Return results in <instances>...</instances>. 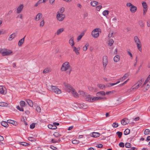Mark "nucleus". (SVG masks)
<instances>
[{"mask_svg":"<svg viewBox=\"0 0 150 150\" xmlns=\"http://www.w3.org/2000/svg\"><path fill=\"white\" fill-rule=\"evenodd\" d=\"M78 93H79V95L83 96H85L86 95L85 93L82 91L79 90L78 91Z\"/></svg>","mask_w":150,"mask_h":150,"instance_id":"nucleus-34","label":"nucleus"},{"mask_svg":"<svg viewBox=\"0 0 150 150\" xmlns=\"http://www.w3.org/2000/svg\"><path fill=\"white\" fill-rule=\"evenodd\" d=\"M53 135L54 136V137L57 138H59L61 136V135L60 134H59V133L57 132H54V133L53 134Z\"/></svg>","mask_w":150,"mask_h":150,"instance_id":"nucleus-35","label":"nucleus"},{"mask_svg":"<svg viewBox=\"0 0 150 150\" xmlns=\"http://www.w3.org/2000/svg\"><path fill=\"white\" fill-rule=\"evenodd\" d=\"M7 122L8 123L14 125L15 126H16L17 125V122L13 120H7Z\"/></svg>","mask_w":150,"mask_h":150,"instance_id":"nucleus-21","label":"nucleus"},{"mask_svg":"<svg viewBox=\"0 0 150 150\" xmlns=\"http://www.w3.org/2000/svg\"><path fill=\"white\" fill-rule=\"evenodd\" d=\"M142 6L144 8H147V5L146 3L145 2H143L142 3Z\"/></svg>","mask_w":150,"mask_h":150,"instance_id":"nucleus-52","label":"nucleus"},{"mask_svg":"<svg viewBox=\"0 0 150 150\" xmlns=\"http://www.w3.org/2000/svg\"><path fill=\"white\" fill-rule=\"evenodd\" d=\"M50 88L51 89L50 91L56 94H60L62 93L61 90L56 86H50Z\"/></svg>","mask_w":150,"mask_h":150,"instance_id":"nucleus-3","label":"nucleus"},{"mask_svg":"<svg viewBox=\"0 0 150 150\" xmlns=\"http://www.w3.org/2000/svg\"><path fill=\"white\" fill-rule=\"evenodd\" d=\"M42 0H39L37 3L35 4L34 5L35 7H37L38 5L42 3Z\"/></svg>","mask_w":150,"mask_h":150,"instance_id":"nucleus-47","label":"nucleus"},{"mask_svg":"<svg viewBox=\"0 0 150 150\" xmlns=\"http://www.w3.org/2000/svg\"><path fill=\"white\" fill-rule=\"evenodd\" d=\"M101 32V30L98 28H97L93 30L91 32V35L94 38H96L99 36V32Z\"/></svg>","mask_w":150,"mask_h":150,"instance_id":"nucleus-2","label":"nucleus"},{"mask_svg":"<svg viewBox=\"0 0 150 150\" xmlns=\"http://www.w3.org/2000/svg\"><path fill=\"white\" fill-rule=\"evenodd\" d=\"M57 140L55 139H52L51 140V142L53 143H55L57 142Z\"/></svg>","mask_w":150,"mask_h":150,"instance_id":"nucleus-59","label":"nucleus"},{"mask_svg":"<svg viewBox=\"0 0 150 150\" xmlns=\"http://www.w3.org/2000/svg\"><path fill=\"white\" fill-rule=\"evenodd\" d=\"M98 3L97 1H94L91 2V4L92 6H95L98 4Z\"/></svg>","mask_w":150,"mask_h":150,"instance_id":"nucleus-32","label":"nucleus"},{"mask_svg":"<svg viewBox=\"0 0 150 150\" xmlns=\"http://www.w3.org/2000/svg\"><path fill=\"white\" fill-rule=\"evenodd\" d=\"M108 63V59L107 57L106 56H104L103 57V67L105 69L106 66Z\"/></svg>","mask_w":150,"mask_h":150,"instance_id":"nucleus-8","label":"nucleus"},{"mask_svg":"<svg viewBox=\"0 0 150 150\" xmlns=\"http://www.w3.org/2000/svg\"><path fill=\"white\" fill-rule=\"evenodd\" d=\"M97 86L100 89L104 90L105 87V86L102 84H98L97 85Z\"/></svg>","mask_w":150,"mask_h":150,"instance_id":"nucleus-25","label":"nucleus"},{"mask_svg":"<svg viewBox=\"0 0 150 150\" xmlns=\"http://www.w3.org/2000/svg\"><path fill=\"white\" fill-rule=\"evenodd\" d=\"M117 18L115 17H113L112 19V23L114 24H115L116 22Z\"/></svg>","mask_w":150,"mask_h":150,"instance_id":"nucleus-49","label":"nucleus"},{"mask_svg":"<svg viewBox=\"0 0 150 150\" xmlns=\"http://www.w3.org/2000/svg\"><path fill=\"white\" fill-rule=\"evenodd\" d=\"M88 47V43H86V45L84 46L83 47V50L84 51H86Z\"/></svg>","mask_w":150,"mask_h":150,"instance_id":"nucleus-42","label":"nucleus"},{"mask_svg":"<svg viewBox=\"0 0 150 150\" xmlns=\"http://www.w3.org/2000/svg\"><path fill=\"white\" fill-rule=\"evenodd\" d=\"M88 96L89 97L86 98V100L89 102H92V98L90 97V95H89Z\"/></svg>","mask_w":150,"mask_h":150,"instance_id":"nucleus-58","label":"nucleus"},{"mask_svg":"<svg viewBox=\"0 0 150 150\" xmlns=\"http://www.w3.org/2000/svg\"><path fill=\"white\" fill-rule=\"evenodd\" d=\"M134 40L136 44L137 45L138 49L140 51H141L142 45L141 43V42L140 41L138 38L137 36H135L134 37Z\"/></svg>","mask_w":150,"mask_h":150,"instance_id":"nucleus-4","label":"nucleus"},{"mask_svg":"<svg viewBox=\"0 0 150 150\" xmlns=\"http://www.w3.org/2000/svg\"><path fill=\"white\" fill-rule=\"evenodd\" d=\"M70 93L72 94L73 96L75 98H77L79 96V94L74 88L72 89V90H71V91H70Z\"/></svg>","mask_w":150,"mask_h":150,"instance_id":"nucleus-12","label":"nucleus"},{"mask_svg":"<svg viewBox=\"0 0 150 150\" xmlns=\"http://www.w3.org/2000/svg\"><path fill=\"white\" fill-rule=\"evenodd\" d=\"M65 8L64 7H62L60 10L58 11L57 12H59V13H60L61 14H63V13L64 12Z\"/></svg>","mask_w":150,"mask_h":150,"instance_id":"nucleus-39","label":"nucleus"},{"mask_svg":"<svg viewBox=\"0 0 150 150\" xmlns=\"http://www.w3.org/2000/svg\"><path fill=\"white\" fill-rule=\"evenodd\" d=\"M130 132V130L129 129H126L124 132V134L127 135L129 134Z\"/></svg>","mask_w":150,"mask_h":150,"instance_id":"nucleus-40","label":"nucleus"},{"mask_svg":"<svg viewBox=\"0 0 150 150\" xmlns=\"http://www.w3.org/2000/svg\"><path fill=\"white\" fill-rule=\"evenodd\" d=\"M61 70L63 72H66L70 75L71 71V67L68 62H65L62 64L61 68Z\"/></svg>","mask_w":150,"mask_h":150,"instance_id":"nucleus-1","label":"nucleus"},{"mask_svg":"<svg viewBox=\"0 0 150 150\" xmlns=\"http://www.w3.org/2000/svg\"><path fill=\"white\" fill-rule=\"evenodd\" d=\"M16 36V34L15 33H13L8 38V40L9 41L13 39Z\"/></svg>","mask_w":150,"mask_h":150,"instance_id":"nucleus-30","label":"nucleus"},{"mask_svg":"<svg viewBox=\"0 0 150 150\" xmlns=\"http://www.w3.org/2000/svg\"><path fill=\"white\" fill-rule=\"evenodd\" d=\"M96 8L97 11H99L100 9L102 8V6L101 5L98 6L96 7Z\"/></svg>","mask_w":150,"mask_h":150,"instance_id":"nucleus-61","label":"nucleus"},{"mask_svg":"<svg viewBox=\"0 0 150 150\" xmlns=\"http://www.w3.org/2000/svg\"><path fill=\"white\" fill-rule=\"evenodd\" d=\"M69 43L72 47L74 46V38L73 37H71L69 41Z\"/></svg>","mask_w":150,"mask_h":150,"instance_id":"nucleus-16","label":"nucleus"},{"mask_svg":"<svg viewBox=\"0 0 150 150\" xmlns=\"http://www.w3.org/2000/svg\"><path fill=\"white\" fill-rule=\"evenodd\" d=\"M114 43V41L112 39H110L109 40V43L108 45L110 46H111Z\"/></svg>","mask_w":150,"mask_h":150,"instance_id":"nucleus-36","label":"nucleus"},{"mask_svg":"<svg viewBox=\"0 0 150 150\" xmlns=\"http://www.w3.org/2000/svg\"><path fill=\"white\" fill-rule=\"evenodd\" d=\"M42 13H38L36 16L35 20L37 21H39L40 18H42Z\"/></svg>","mask_w":150,"mask_h":150,"instance_id":"nucleus-19","label":"nucleus"},{"mask_svg":"<svg viewBox=\"0 0 150 150\" xmlns=\"http://www.w3.org/2000/svg\"><path fill=\"white\" fill-rule=\"evenodd\" d=\"M8 122H6L5 121H2L1 122V124L2 126L6 127H7L8 126Z\"/></svg>","mask_w":150,"mask_h":150,"instance_id":"nucleus-28","label":"nucleus"},{"mask_svg":"<svg viewBox=\"0 0 150 150\" xmlns=\"http://www.w3.org/2000/svg\"><path fill=\"white\" fill-rule=\"evenodd\" d=\"M113 34V32H110L108 34V36L109 38H110L112 37V35Z\"/></svg>","mask_w":150,"mask_h":150,"instance_id":"nucleus-63","label":"nucleus"},{"mask_svg":"<svg viewBox=\"0 0 150 150\" xmlns=\"http://www.w3.org/2000/svg\"><path fill=\"white\" fill-rule=\"evenodd\" d=\"M72 48L73 49V51L75 52L76 54L78 55L79 54V49H78V48H77L76 47L74 46L73 47H72Z\"/></svg>","mask_w":150,"mask_h":150,"instance_id":"nucleus-27","label":"nucleus"},{"mask_svg":"<svg viewBox=\"0 0 150 150\" xmlns=\"http://www.w3.org/2000/svg\"><path fill=\"white\" fill-rule=\"evenodd\" d=\"M30 128L31 129H33L35 127V123H32L30 125Z\"/></svg>","mask_w":150,"mask_h":150,"instance_id":"nucleus-60","label":"nucleus"},{"mask_svg":"<svg viewBox=\"0 0 150 150\" xmlns=\"http://www.w3.org/2000/svg\"><path fill=\"white\" fill-rule=\"evenodd\" d=\"M72 143L73 144H77L79 143V141L76 140H74L72 141Z\"/></svg>","mask_w":150,"mask_h":150,"instance_id":"nucleus-53","label":"nucleus"},{"mask_svg":"<svg viewBox=\"0 0 150 150\" xmlns=\"http://www.w3.org/2000/svg\"><path fill=\"white\" fill-rule=\"evenodd\" d=\"M16 108L18 110H19L20 111H24L23 108H20L19 105L17 106Z\"/></svg>","mask_w":150,"mask_h":150,"instance_id":"nucleus-55","label":"nucleus"},{"mask_svg":"<svg viewBox=\"0 0 150 150\" xmlns=\"http://www.w3.org/2000/svg\"><path fill=\"white\" fill-rule=\"evenodd\" d=\"M79 107L80 108H83L84 109H86L87 108V106L84 104L83 103H80L79 104Z\"/></svg>","mask_w":150,"mask_h":150,"instance_id":"nucleus-26","label":"nucleus"},{"mask_svg":"<svg viewBox=\"0 0 150 150\" xmlns=\"http://www.w3.org/2000/svg\"><path fill=\"white\" fill-rule=\"evenodd\" d=\"M139 86L137 85L136 83L131 88L128 89L127 92H129L135 91L136 89H138L139 88Z\"/></svg>","mask_w":150,"mask_h":150,"instance_id":"nucleus-9","label":"nucleus"},{"mask_svg":"<svg viewBox=\"0 0 150 150\" xmlns=\"http://www.w3.org/2000/svg\"><path fill=\"white\" fill-rule=\"evenodd\" d=\"M25 103L23 101H21L20 102V106L22 107H24L25 105Z\"/></svg>","mask_w":150,"mask_h":150,"instance_id":"nucleus-48","label":"nucleus"},{"mask_svg":"<svg viewBox=\"0 0 150 150\" xmlns=\"http://www.w3.org/2000/svg\"><path fill=\"white\" fill-rule=\"evenodd\" d=\"M26 101L30 107H33V101L27 99L26 100Z\"/></svg>","mask_w":150,"mask_h":150,"instance_id":"nucleus-24","label":"nucleus"},{"mask_svg":"<svg viewBox=\"0 0 150 150\" xmlns=\"http://www.w3.org/2000/svg\"><path fill=\"white\" fill-rule=\"evenodd\" d=\"M144 81V79H141L136 84L139 87L143 82Z\"/></svg>","mask_w":150,"mask_h":150,"instance_id":"nucleus-33","label":"nucleus"},{"mask_svg":"<svg viewBox=\"0 0 150 150\" xmlns=\"http://www.w3.org/2000/svg\"><path fill=\"white\" fill-rule=\"evenodd\" d=\"M150 132V130L149 129H146L144 131V134L145 135L148 134Z\"/></svg>","mask_w":150,"mask_h":150,"instance_id":"nucleus-50","label":"nucleus"},{"mask_svg":"<svg viewBox=\"0 0 150 150\" xmlns=\"http://www.w3.org/2000/svg\"><path fill=\"white\" fill-rule=\"evenodd\" d=\"M21 144L22 145L25 146H28V145H29V144L23 142H21Z\"/></svg>","mask_w":150,"mask_h":150,"instance_id":"nucleus-56","label":"nucleus"},{"mask_svg":"<svg viewBox=\"0 0 150 150\" xmlns=\"http://www.w3.org/2000/svg\"><path fill=\"white\" fill-rule=\"evenodd\" d=\"M48 127L49 129H54L57 128L56 126L54 125V124H49L48 125Z\"/></svg>","mask_w":150,"mask_h":150,"instance_id":"nucleus-23","label":"nucleus"},{"mask_svg":"<svg viewBox=\"0 0 150 150\" xmlns=\"http://www.w3.org/2000/svg\"><path fill=\"white\" fill-rule=\"evenodd\" d=\"M1 52L3 56L8 55L13 53V52L12 50L6 49L2 50H1Z\"/></svg>","mask_w":150,"mask_h":150,"instance_id":"nucleus-6","label":"nucleus"},{"mask_svg":"<svg viewBox=\"0 0 150 150\" xmlns=\"http://www.w3.org/2000/svg\"><path fill=\"white\" fill-rule=\"evenodd\" d=\"M57 20L60 21H63L65 18V15L64 14L59 13V12H57Z\"/></svg>","mask_w":150,"mask_h":150,"instance_id":"nucleus-5","label":"nucleus"},{"mask_svg":"<svg viewBox=\"0 0 150 150\" xmlns=\"http://www.w3.org/2000/svg\"><path fill=\"white\" fill-rule=\"evenodd\" d=\"M51 69L48 68H46L43 71L42 73L43 74H46L51 72Z\"/></svg>","mask_w":150,"mask_h":150,"instance_id":"nucleus-31","label":"nucleus"},{"mask_svg":"<svg viewBox=\"0 0 150 150\" xmlns=\"http://www.w3.org/2000/svg\"><path fill=\"white\" fill-rule=\"evenodd\" d=\"M25 36H25L23 38L19 40L18 43V45L20 47L22 45L24 41V39Z\"/></svg>","mask_w":150,"mask_h":150,"instance_id":"nucleus-18","label":"nucleus"},{"mask_svg":"<svg viewBox=\"0 0 150 150\" xmlns=\"http://www.w3.org/2000/svg\"><path fill=\"white\" fill-rule=\"evenodd\" d=\"M118 126V123L117 122H114L112 124V126L114 127H117Z\"/></svg>","mask_w":150,"mask_h":150,"instance_id":"nucleus-54","label":"nucleus"},{"mask_svg":"<svg viewBox=\"0 0 150 150\" xmlns=\"http://www.w3.org/2000/svg\"><path fill=\"white\" fill-rule=\"evenodd\" d=\"M96 96L98 97H101V96H104L105 95V92L103 91L98 92L96 94Z\"/></svg>","mask_w":150,"mask_h":150,"instance_id":"nucleus-15","label":"nucleus"},{"mask_svg":"<svg viewBox=\"0 0 150 150\" xmlns=\"http://www.w3.org/2000/svg\"><path fill=\"white\" fill-rule=\"evenodd\" d=\"M125 146L127 148H129L131 146V144L130 143L127 142L125 143Z\"/></svg>","mask_w":150,"mask_h":150,"instance_id":"nucleus-43","label":"nucleus"},{"mask_svg":"<svg viewBox=\"0 0 150 150\" xmlns=\"http://www.w3.org/2000/svg\"><path fill=\"white\" fill-rule=\"evenodd\" d=\"M113 60L115 62H118L120 60L119 56L118 55H116L114 57Z\"/></svg>","mask_w":150,"mask_h":150,"instance_id":"nucleus-22","label":"nucleus"},{"mask_svg":"<svg viewBox=\"0 0 150 150\" xmlns=\"http://www.w3.org/2000/svg\"><path fill=\"white\" fill-rule=\"evenodd\" d=\"M137 9V8L136 7L133 5L132 7H131L130 11L131 12L134 13L136 12Z\"/></svg>","mask_w":150,"mask_h":150,"instance_id":"nucleus-20","label":"nucleus"},{"mask_svg":"<svg viewBox=\"0 0 150 150\" xmlns=\"http://www.w3.org/2000/svg\"><path fill=\"white\" fill-rule=\"evenodd\" d=\"M45 22L44 20H42L40 23V27H42L44 25Z\"/></svg>","mask_w":150,"mask_h":150,"instance_id":"nucleus-45","label":"nucleus"},{"mask_svg":"<svg viewBox=\"0 0 150 150\" xmlns=\"http://www.w3.org/2000/svg\"><path fill=\"white\" fill-rule=\"evenodd\" d=\"M84 33H81L80 35H79L78 37L77 40L78 41H79L81 39V38H82V37L84 35Z\"/></svg>","mask_w":150,"mask_h":150,"instance_id":"nucleus-41","label":"nucleus"},{"mask_svg":"<svg viewBox=\"0 0 150 150\" xmlns=\"http://www.w3.org/2000/svg\"><path fill=\"white\" fill-rule=\"evenodd\" d=\"M24 7V5L23 4H20L16 9V13L19 14L21 13L23 10Z\"/></svg>","mask_w":150,"mask_h":150,"instance_id":"nucleus-10","label":"nucleus"},{"mask_svg":"<svg viewBox=\"0 0 150 150\" xmlns=\"http://www.w3.org/2000/svg\"><path fill=\"white\" fill-rule=\"evenodd\" d=\"M96 147L98 148H102L103 147V145L101 144H99L96 146Z\"/></svg>","mask_w":150,"mask_h":150,"instance_id":"nucleus-64","label":"nucleus"},{"mask_svg":"<svg viewBox=\"0 0 150 150\" xmlns=\"http://www.w3.org/2000/svg\"><path fill=\"white\" fill-rule=\"evenodd\" d=\"M36 110L38 112H40L41 111V108L39 106H37L36 108Z\"/></svg>","mask_w":150,"mask_h":150,"instance_id":"nucleus-57","label":"nucleus"},{"mask_svg":"<svg viewBox=\"0 0 150 150\" xmlns=\"http://www.w3.org/2000/svg\"><path fill=\"white\" fill-rule=\"evenodd\" d=\"M116 134L118 135V137L119 138H120L121 137L122 135V133L119 131H118L116 132Z\"/></svg>","mask_w":150,"mask_h":150,"instance_id":"nucleus-44","label":"nucleus"},{"mask_svg":"<svg viewBox=\"0 0 150 150\" xmlns=\"http://www.w3.org/2000/svg\"><path fill=\"white\" fill-rule=\"evenodd\" d=\"M64 30V28H61L58 29L55 33V35L58 36Z\"/></svg>","mask_w":150,"mask_h":150,"instance_id":"nucleus-14","label":"nucleus"},{"mask_svg":"<svg viewBox=\"0 0 150 150\" xmlns=\"http://www.w3.org/2000/svg\"><path fill=\"white\" fill-rule=\"evenodd\" d=\"M8 105L7 103L5 102H0V106H1L4 107L7 106Z\"/></svg>","mask_w":150,"mask_h":150,"instance_id":"nucleus-37","label":"nucleus"},{"mask_svg":"<svg viewBox=\"0 0 150 150\" xmlns=\"http://www.w3.org/2000/svg\"><path fill=\"white\" fill-rule=\"evenodd\" d=\"M100 134L98 132H93L92 133V137H97L100 136Z\"/></svg>","mask_w":150,"mask_h":150,"instance_id":"nucleus-29","label":"nucleus"},{"mask_svg":"<svg viewBox=\"0 0 150 150\" xmlns=\"http://www.w3.org/2000/svg\"><path fill=\"white\" fill-rule=\"evenodd\" d=\"M5 88L4 87L2 86H0V93H1L4 94L6 93L4 89Z\"/></svg>","mask_w":150,"mask_h":150,"instance_id":"nucleus-17","label":"nucleus"},{"mask_svg":"<svg viewBox=\"0 0 150 150\" xmlns=\"http://www.w3.org/2000/svg\"><path fill=\"white\" fill-rule=\"evenodd\" d=\"M139 24L141 27H143L144 26V23L142 21H139Z\"/></svg>","mask_w":150,"mask_h":150,"instance_id":"nucleus-46","label":"nucleus"},{"mask_svg":"<svg viewBox=\"0 0 150 150\" xmlns=\"http://www.w3.org/2000/svg\"><path fill=\"white\" fill-rule=\"evenodd\" d=\"M109 13V11L108 10H105L103 11V14L104 16L108 15Z\"/></svg>","mask_w":150,"mask_h":150,"instance_id":"nucleus-38","label":"nucleus"},{"mask_svg":"<svg viewBox=\"0 0 150 150\" xmlns=\"http://www.w3.org/2000/svg\"><path fill=\"white\" fill-rule=\"evenodd\" d=\"M64 84L66 90L68 92L70 93L72 89L74 88L72 86L69 84L64 83Z\"/></svg>","mask_w":150,"mask_h":150,"instance_id":"nucleus-7","label":"nucleus"},{"mask_svg":"<svg viewBox=\"0 0 150 150\" xmlns=\"http://www.w3.org/2000/svg\"><path fill=\"white\" fill-rule=\"evenodd\" d=\"M121 122L122 125H125L129 122V120L127 118H125L122 119L121 121Z\"/></svg>","mask_w":150,"mask_h":150,"instance_id":"nucleus-13","label":"nucleus"},{"mask_svg":"<svg viewBox=\"0 0 150 150\" xmlns=\"http://www.w3.org/2000/svg\"><path fill=\"white\" fill-rule=\"evenodd\" d=\"M28 139L31 142H34L35 141L34 138L31 137H29L28 138Z\"/></svg>","mask_w":150,"mask_h":150,"instance_id":"nucleus-51","label":"nucleus"},{"mask_svg":"<svg viewBox=\"0 0 150 150\" xmlns=\"http://www.w3.org/2000/svg\"><path fill=\"white\" fill-rule=\"evenodd\" d=\"M106 98L102 97H94L92 98V102L96 100H101L106 99Z\"/></svg>","mask_w":150,"mask_h":150,"instance_id":"nucleus-11","label":"nucleus"},{"mask_svg":"<svg viewBox=\"0 0 150 150\" xmlns=\"http://www.w3.org/2000/svg\"><path fill=\"white\" fill-rule=\"evenodd\" d=\"M119 145L121 147H124V143L122 142L120 143L119 144Z\"/></svg>","mask_w":150,"mask_h":150,"instance_id":"nucleus-62","label":"nucleus"}]
</instances>
